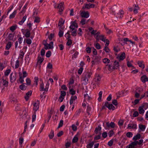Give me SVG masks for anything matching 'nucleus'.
<instances>
[{"mask_svg": "<svg viewBox=\"0 0 148 148\" xmlns=\"http://www.w3.org/2000/svg\"><path fill=\"white\" fill-rule=\"evenodd\" d=\"M92 74V73L91 72L86 71L83 73L81 79L84 84L86 85L88 84Z\"/></svg>", "mask_w": 148, "mask_h": 148, "instance_id": "nucleus-1", "label": "nucleus"}, {"mask_svg": "<svg viewBox=\"0 0 148 148\" xmlns=\"http://www.w3.org/2000/svg\"><path fill=\"white\" fill-rule=\"evenodd\" d=\"M101 77L98 74H96L92 82V86L93 88H95L96 87V85L98 86L100 84V82L101 81Z\"/></svg>", "mask_w": 148, "mask_h": 148, "instance_id": "nucleus-2", "label": "nucleus"}, {"mask_svg": "<svg viewBox=\"0 0 148 148\" xmlns=\"http://www.w3.org/2000/svg\"><path fill=\"white\" fill-rule=\"evenodd\" d=\"M95 5L94 4L90 3H86L84 4V6L82 7V9L83 10L85 9H89L91 8H94L95 7Z\"/></svg>", "mask_w": 148, "mask_h": 148, "instance_id": "nucleus-3", "label": "nucleus"}, {"mask_svg": "<svg viewBox=\"0 0 148 148\" xmlns=\"http://www.w3.org/2000/svg\"><path fill=\"white\" fill-rule=\"evenodd\" d=\"M80 12V15L82 17L87 18L89 17L90 15L88 12L82 11Z\"/></svg>", "mask_w": 148, "mask_h": 148, "instance_id": "nucleus-4", "label": "nucleus"}, {"mask_svg": "<svg viewBox=\"0 0 148 148\" xmlns=\"http://www.w3.org/2000/svg\"><path fill=\"white\" fill-rule=\"evenodd\" d=\"M53 42H51L49 44H44L45 46V49H51L53 48Z\"/></svg>", "mask_w": 148, "mask_h": 148, "instance_id": "nucleus-5", "label": "nucleus"}, {"mask_svg": "<svg viewBox=\"0 0 148 148\" xmlns=\"http://www.w3.org/2000/svg\"><path fill=\"white\" fill-rule=\"evenodd\" d=\"M145 103H143L142 105L139 107L138 110L139 113L140 114H143L145 112V110L144 109V106L145 105Z\"/></svg>", "mask_w": 148, "mask_h": 148, "instance_id": "nucleus-6", "label": "nucleus"}, {"mask_svg": "<svg viewBox=\"0 0 148 148\" xmlns=\"http://www.w3.org/2000/svg\"><path fill=\"white\" fill-rule=\"evenodd\" d=\"M125 58V53L124 52L122 53L121 55H119L116 57V58L118 60L119 62L123 60Z\"/></svg>", "mask_w": 148, "mask_h": 148, "instance_id": "nucleus-7", "label": "nucleus"}, {"mask_svg": "<svg viewBox=\"0 0 148 148\" xmlns=\"http://www.w3.org/2000/svg\"><path fill=\"white\" fill-rule=\"evenodd\" d=\"M64 2H62L58 4L57 6V8L59 9V12H62L63 11L64 8Z\"/></svg>", "mask_w": 148, "mask_h": 148, "instance_id": "nucleus-8", "label": "nucleus"}, {"mask_svg": "<svg viewBox=\"0 0 148 148\" xmlns=\"http://www.w3.org/2000/svg\"><path fill=\"white\" fill-rule=\"evenodd\" d=\"M137 128L136 124L135 123L129 124L128 125L127 128L128 129H136Z\"/></svg>", "mask_w": 148, "mask_h": 148, "instance_id": "nucleus-9", "label": "nucleus"}, {"mask_svg": "<svg viewBox=\"0 0 148 148\" xmlns=\"http://www.w3.org/2000/svg\"><path fill=\"white\" fill-rule=\"evenodd\" d=\"M40 103L39 101L37 100L34 104V110L35 111H37L39 108Z\"/></svg>", "mask_w": 148, "mask_h": 148, "instance_id": "nucleus-10", "label": "nucleus"}, {"mask_svg": "<svg viewBox=\"0 0 148 148\" xmlns=\"http://www.w3.org/2000/svg\"><path fill=\"white\" fill-rule=\"evenodd\" d=\"M10 79L11 82L15 81L16 79V74H13V73H11L10 75Z\"/></svg>", "mask_w": 148, "mask_h": 148, "instance_id": "nucleus-11", "label": "nucleus"}, {"mask_svg": "<svg viewBox=\"0 0 148 148\" xmlns=\"http://www.w3.org/2000/svg\"><path fill=\"white\" fill-rule=\"evenodd\" d=\"M108 66L107 69L110 71H112L115 69H116V68H115V66H114L112 65L111 64H110L107 65Z\"/></svg>", "mask_w": 148, "mask_h": 148, "instance_id": "nucleus-12", "label": "nucleus"}, {"mask_svg": "<svg viewBox=\"0 0 148 148\" xmlns=\"http://www.w3.org/2000/svg\"><path fill=\"white\" fill-rule=\"evenodd\" d=\"M32 93V91L30 90L26 93L25 96V98L26 101H27L28 100L29 97L31 95Z\"/></svg>", "mask_w": 148, "mask_h": 148, "instance_id": "nucleus-13", "label": "nucleus"}, {"mask_svg": "<svg viewBox=\"0 0 148 148\" xmlns=\"http://www.w3.org/2000/svg\"><path fill=\"white\" fill-rule=\"evenodd\" d=\"M64 21H65L63 20L62 18H61L60 19L58 25V26L60 27V28H62V26L64 23Z\"/></svg>", "mask_w": 148, "mask_h": 148, "instance_id": "nucleus-14", "label": "nucleus"}, {"mask_svg": "<svg viewBox=\"0 0 148 148\" xmlns=\"http://www.w3.org/2000/svg\"><path fill=\"white\" fill-rule=\"evenodd\" d=\"M104 36L103 35H101L97 37V38H96V42H98L99 40H100L105 42L106 41V39L105 38H104Z\"/></svg>", "mask_w": 148, "mask_h": 148, "instance_id": "nucleus-15", "label": "nucleus"}, {"mask_svg": "<svg viewBox=\"0 0 148 148\" xmlns=\"http://www.w3.org/2000/svg\"><path fill=\"white\" fill-rule=\"evenodd\" d=\"M106 125L108 128L111 127V128H113L115 127V124L112 122H111L110 123L108 122H107L106 123Z\"/></svg>", "mask_w": 148, "mask_h": 148, "instance_id": "nucleus-16", "label": "nucleus"}, {"mask_svg": "<svg viewBox=\"0 0 148 148\" xmlns=\"http://www.w3.org/2000/svg\"><path fill=\"white\" fill-rule=\"evenodd\" d=\"M143 61H138L137 62V64L138 66L140 68H142L143 69L144 68L145 66L144 64H143Z\"/></svg>", "mask_w": 148, "mask_h": 148, "instance_id": "nucleus-17", "label": "nucleus"}, {"mask_svg": "<svg viewBox=\"0 0 148 148\" xmlns=\"http://www.w3.org/2000/svg\"><path fill=\"white\" fill-rule=\"evenodd\" d=\"M142 82L144 83L148 81V78L146 75H143L141 78Z\"/></svg>", "mask_w": 148, "mask_h": 148, "instance_id": "nucleus-18", "label": "nucleus"}, {"mask_svg": "<svg viewBox=\"0 0 148 148\" xmlns=\"http://www.w3.org/2000/svg\"><path fill=\"white\" fill-rule=\"evenodd\" d=\"M77 97L76 96H72L71 97V99L70 101V103L71 105L72 104L76 99Z\"/></svg>", "mask_w": 148, "mask_h": 148, "instance_id": "nucleus-19", "label": "nucleus"}, {"mask_svg": "<svg viewBox=\"0 0 148 148\" xmlns=\"http://www.w3.org/2000/svg\"><path fill=\"white\" fill-rule=\"evenodd\" d=\"M137 144H138L137 141L133 142L129 145V148H134V146Z\"/></svg>", "mask_w": 148, "mask_h": 148, "instance_id": "nucleus-20", "label": "nucleus"}, {"mask_svg": "<svg viewBox=\"0 0 148 148\" xmlns=\"http://www.w3.org/2000/svg\"><path fill=\"white\" fill-rule=\"evenodd\" d=\"M101 130V127L99 125L97 127H96L95 130V134H99V132Z\"/></svg>", "mask_w": 148, "mask_h": 148, "instance_id": "nucleus-21", "label": "nucleus"}, {"mask_svg": "<svg viewBox=\"0 0 148 148\" xmlns=\"http://www.w3.org/2000/svg\"><path fill=\"white\" fill-rule=\"evenodd\" d=\"M88 20L87 21L86 20L85 18H82V19L80 23L82 25H83L88 23Z\"/></svg>", "mask_w": 148, "mask_h": 148, "instance_id": "nucleus-22", "label": "nucleus"}, {"mask_svg": "<svg viewBox=\"0 0 148 148\" xmlns=\"http://www.w3.org/2000/svg\"><path fill=\"white\" fill-rule=\"evenodd\" d=\"M84 101L86 102V101L90 100L91 98L87 94H86L84 95Z\"/></svg>", "mask_w": 148, "mask_h": 148, "instance_id": "nucleus-23", "label": "nucleus"}, {"mask_svg": "<svg viewBox=\"0 0 148 148\" xmlns=\"http://www.w3.org/2000/svg\"><path fill=\"white\" fill-rule=\"evenodd\" d=\"M27 18V16H24L21 21H19L18 23L19 25H21L23 24V23L25 21V20Z\"/></svg>", "mask_w": 148, "mask_h": 148, "instance_id": "nucleus-24", "label": "nucleus"}, {"mask_svg": "<svg viewBox=\"0 0 148 148\" xmlns=\"http://www.w3.org/2000/svg\"><path fill=\"white\" fill-rule=\"evenodd\" d=\"M64 28H59V32L58 33V35L60 37H61L63 36V32L62 30Z\"/></svg>", "mask_w": 148, "mask_h": 148, "instance_id": "nucleus-25", "label": "nucleus"}, {"mask_svg": "<svg viewBox=\"0 0 148 148\" xmlns=\"http://www.w3.org/2000/svg\"><path fill=\"white\" fill-rule=\"evenodd\" d=\"M141 137L140 135V134H137L136 136H135L133 138V140H135L139 139Z\"/></svg>", "mask_w": 148, "mask_h": 148, "instance_id": "nucleus-26", "label": "nucleus"}, {"mask_svg": "<svg viewBox=\"0 0 148 148\" xmlns=\"http://www.w3.org/2000/svg\"><path fill=\"white\" fill-rule=\"evenodd\" d=\"M113 66H115V68H119L120 66L119 63L118 61L116 60H115L114 62V63Z\"/></svg>", "mask_w": 148, "mask_h": 148, "instance_id": "nucleus-27", "label": "nucleus"}, {"mask_svg": "<svg viewBox=\"0 0 148 148\" xmlns=\"http://www.w3.org/2000/svg\"><path fill=\"white\" fill-rule=\"evenodd\" d=\"M34 23H39L40 22V18L39 17L34 16Z\"/></svg>", "mask_w": 148, "mask_h": 148, "instance_id": "nucleus-28", "label": "nucleus"}, {"mask_svg": "<svg viewBox=\"0 0 148 148\" xmlns=\"http://www.w3.org/2000/svg\"><path fill=\"white\" fill-rule=\"evenodd\" d=\"M27 86H25V84H23L19 86V88L22 90H25L26 89Z\"/></svg>", "mask_w": 148, "mask_h": 148, "instance_id": "nucleus-29", "label": "nucleus"}, {"mask_svg": "<svg viewBox=\"0 0 148 148\" xmlns=\"http://www.w3.org/2000/svg\"><path fill=\"white\" fill-rule=\"evenodd\" d=\"M26 32L25 34V36L26 38H28L30 37V30L28 29H26Z\"/></svg>", "mask_w": 148, "mask_h": 148, "instance_id": "nucleus-30", "label": "nucleus"}, {"mask_svg": "<svg viewBox=\"0 0 148 148\" xmlns=\"http://www.w3.org/2000/svg\"><path fill=\"white\" fill-rule=\"evenodd\" d=\"M71 25L73 26V27H76V28H77L78 27V25L77 23H76L75 21H72L71 22Z\"/></svg>", "mask_w": 148, "mask_h": 148, "instance_id": "nucleus-31", "label": "nucleus"}, {"mask_svg": "<svg viewBox=\"0 0 148 148\" xmlns=\"http://www.w3.org/2000/svg\"><path fill=\"white\" fill-rule=\"evenodd\" d=\"M71 88V87H70L69 86V88L70 89V90H69V93H70L72 95H75V91L73 89H70Z\"/></svg>", "mask_w": 148, "mask_h": 148, "instance_id": "nucleus-32", "label": "nucleus"}, {"mask_svg": "<svg viewBox=\"0 0 148 148\" xmlns=\"http://www.w3.org/2000/svg\"><path fill=\"white\" fill-rule=\"evenodd\" d=\"M139 128L141 130L143 131H144L145 128V125H143L142 124H140L139 125Z\"/></svg>", "mask_w": 148, "mask_h": 148, "instance_id": "nucleus-33", "label": "nucleus"}, {"mask_svg": "<svg viewBox=\"0 0 148 148\" xmlns=\"http://www.w3.org/2000/svg\"><path fill=\"white\" fill-rule=\"evenodd\" d=\"M3 81L2 84L3 86H7L8 84V82L3 79H2Z\"/></svg>", "mask_w": 148, "mask_h": 148, "instance_id": "nucleus-34", "label": "nucleus"}, {"mask_svg": "<svg viewBox=\"0 0 148 148\" xmlns=\"http://www.w3.org/2000/svg\"><path fill=\"white\" fill-rule=\"evenodd\" d=\"M135 91L140 94L143 92V90L142 88H137Z\"/></svg>", "mask_w": 148, "mask_h": 148, "instance_id": "nucleus-35", "label": "nucleus"}, {"mask_svg": "<svg viewBox=\"0 0 148 148\" xmlns=\"http://www.w3.org/2000/svg\"><path fill=\"white\" fill-rule=\"evenodd\" d=\"M16 11L15 10L14 12L10 15V18H14L16 13Z\"/></svg>", "mask_w": 148, "mask_h": 148, "instance_id": "nucleus-36", "label": "nucleus"}, {"mask_svg": "<svg viewBox=\"0 0 148 148\" xmlns=\"http://www.w3.org/2000/svg\"><path fill=\"white\" fill-rule=\"evenodd\" d=\"M94 142H92L89 143L86 146L87 148H92V147L93 145L94 144Z\"/></svg>", "mask_w": 148, "mask_h": 148, "instance_id": "nucleus-37", "label": "nucleus"}, {"mask_svg": "<svg viewBox=\"0 0 148 148\" xmlns=\"http://www.w3.org/2000/svg\"><path fill=\"white\" fill-rule=\"evenodd\" d=\"M78 140V137L76 135L75 136L73 139L72 142L73 143H76L77 142Z\"/></svg>", "mask_w": 148, "mask_h": 148, "instance_id": "nucleus-38", "label": "nucleus"}, {"mask_svg": "<svg viewBox=\"0 0 148 148\" xmlns=\"http://www.w3.org/2000/svg\"><path fill=\"white\" fill-rule=\"evenodd\" d=\"M12 44L11 42H8L6 46V49L7 50L9 49L11 47Z\"/></svg>", "mask_w": 148, "mask_h": 148, "instance_id": "nucleus-39", "label": "nucleus"}, {"mask_svg": "<svg viewBox=\"0 0 148 148\" xmlns=\"http://www.w3.org/2000/svg\"><path fill=\"white\" fill-rule=\"evenodd\" d=\"M54 136V131L51 130L50 134L49 135V137L50 139H52Z\"/></svg>", "mask_w": 148, "mask_h": 148, "instance_id": "nucleus-40", "label": "nucleus"}, {"mask_svg": "<svg viewBox=\"0 0 148 148\" xmlns=\"http://www.w3.org/2000/svg\"><path fill=\"white\" fill-rule=\"evenodd\" d=\"M45 88L44 87V84L43 82L40 85V90L41 91H45Z\"/></svg>", "mask_w": 148, "mask_h": 148, "instance_id": "nucleus-41", "label": "nucleus"}, {"mask_svg": "<svg viewBox=\"0 0 148 148\" xmlns=\"http://www.w3.org/2000/svg\"><path fill=\"white\" fill-rule=\"evenodd\" d=\"M44 59L41 57H38V58L37 63L41 64L43 61Z\"/></svg>", "mask_w": 148, "mask_h": 148, "instance_id": "nucleus-42", "label": "nucleus"}, {"mask_svg": "<svg viewBox=\"0 0 148 148\" xmlns=\"http://www.w3.org/2000/svg\"><path fill=\"white\" fill-rule=\"evenodd\" d=\"M101 133L100 132H99L98 135L95 137L94 139L95 140H97L100 139L101 138Z\"/></svg>", "mask_w": 148, "mask_h": 148, "instance_id": "nucleus-43", "label": "nucleus"}, {"mask_svg": "<svg viewBox=\"0 0 148 148\" xmlns=\"http://www.w3.org/2000/svg\"><path fill=\"white\" fill-rule=\"evenodd\" d=\"M102 95V92L101 91H100L99 93V97L98 99V100L99 101H101Z\"/></svg>", "mask_w": 148, "mask_h": 148, "instance_id": "nucleus-44", "label": "nucleus"}, {"mask_svg": "<svg viewBox=\"0 0 148 148\" xmlns=\"http://www.w3.org/2000/svg\"><path fill=\"white\" fill-rule=\"evenodd\" d=\"M101 57L100 56H95V57L94 60L97 62H98L100 61Z\"/></svg>", "mask_w": 148, "mask_h": 148, "instance_id": "nucleus-45", "label": "nucleus"}, {"mask_svg": "<svg viewBox=\"0 0 148 148\" xmlns=\"http://www.w3.org/2000/svg\"><path fill=\"white\" fill-rule=\"evenodd\" d=\"M108 108L110 110L112 109V110H113L114 109H115V107L112 104H110Z\"/></svg>", "mask_w": 148, "mask_h": 148, "instance_id": "nucleus-46", "label": "nucleus"}, {"mask_svg": "<svg viewBox=\"0 0 148 148\" xmlns=\"http://www.w3.org/2000/svg\"><path fill=\"white\" fill-rule=\"evenodd\" d=\"M132 133L131 132H128L126 134L127 136L129 138L132 137Z\"/></svg>", "mask_w": 148, "mask_h": 148, "instance_id": "nucleus-47", "label": "nucleus"}, {"mask_svg": "<svg viewBox=\"0 0 148 148\" xmlns=\"http://www.w3.org/2000/svg\"><path fill=\"white\" fill-rule=\"evenodd\" d=\"M14 35L11 34H10L8 35V39L10 40H12L13 39Z\"/></svg>", "mask_w": 148, "mask_h": 148, "instance_id": "nucleus-48", "label": "nucleus"}, {"mask_svg": "<svg viewBox=\"0 0 148 148\" xmlns=\"http://www.w3.org/2000/svg\"><path fill=\"white\" fill-rule=\"evenodd\" d=\"M110 60L107 58H105L103 59V62L105 64L110 62Z\"/></svg>", "mask_w": 148, "mask_h": 148, "instance_id": "nucleus-49", "label": "nucleus"}, {"mask_svg": "<svg viewBox=\"0 0 148 148\" xmlns=\"http://www.w3.org/2000/svg\"><path fill=\"white\" fill-rule=\"evenodd\" d=\"M20 54L19 55V58H21V59H23V57L24 56V53L23 51H20Z\"/></svg>", "mask_w": 148, "mask_h": 148, "instance_id": "nucleus-50", "label": "nucleus"}, {"mask_svg": "<svg viewBox=\"0 0 148 148\" xmlns=\"http://www.w3.org/2000/svg\"><path fill=\"white\" fill-rule=\"evenodd\" d=\"M114 51L116 52H118L120 51V49L117 46L114 47Z\"/></svg>", "mask_w": 148, "mask_h": 148, "instance_id": "nucleus-51", "label": "nucleus"}, {"mask_svg": "<svg viewBox=\"0 0 148 148\" xmlns=\"http://www.w3.org/2000/svg\"><path fill=\"white\" fill-rule=\"evenodd\" d=\"M36 112H34V114L32 116V121L33 122L36 120Z\"/></svg>", "mask_w": 148, "mask_h": 148, "instance_id": "nucleus-52", "label": "nucleus"}, {"mask_svg": "<svg viewBox=\"0 0 148 148\" xmlns=\"http://www.w3.org/2000/svg\"><path fill=\"white\" fill-rule=\"evenodd\" d=\"M69 33L70 32L69 31H68L65 34V36L66 37V38L67 39H69L71 37Z\"/></svg>", "mask_w": 148, "mask_h": 148, "instance_id": "nucleus-53", "label": "nucleus"}, {"mask_svg": "<svg viewBox=\"0 0 148 148\" xmlns=\"http://www.w3.org/2000/svg\"><path fill=\"white\" fill-rule=\"evenodd\" d=\"M114 134V133L112 130H111L108 133V136L110 137L112 136Z\"/></svg>", "mask_w": 148, "mask_h": 148, "instance_id": "nucleus-54", "label": "nucleus"}, {"mask_svg": "<svg viewBox=\"0 0 148 148\" xmlns=\"http://www.w3.org/2000/svg\"><path fill=\"white\" fill-rule=\"evenodd\" d=\"M107 31V33L108 34H110L112 32V31L110 29H108L107 28L105 27Z\"/></svg>", "mask_w": 148, "mask_h": 148, "instance_id": "nucleus-55", "label": "nucleus"}, {"mask_svg": "<svg viewBox=\"0 0 148 148\" xmlns=\"http://www.w3.org/2000/svg\"><path fill=\"white\" fill-rule=\"evenodd\" d=\"M23 112L24 113V114L23 115V116H22V119H25L26 118L27 114V113L25 111V112L24 111Z\"/></svg>", "mask_w": 148, "mask_h": 148, "instance_id": "nucleus-56", "label": "nucleus"}, {"mask_svg": "<svg viewBox=\"0 0 148 148\" xmlns=\"http://www.w3.org/2000/svg\"><path fill=\"white\" fill-rule=\"evenodd\" d=\"M49 83L48 82H47L46 85L45 87V91H47L49 87Z\"/></svg>", "mask_w": 148, "mask_h": 148, "instance_id": "nucleus-57", "label": "nucleus"}, {"mask_svg": "<svg viewBox=\"0 0 148 148\" xmlns=\"http://www.w3.org/2000/svg\"><path fill=\"white\" fill-rule=\"evenodd\" d=\"M47 68L49 69H51L52 68V64L50 63H49L47 64Z\"/></svg>", "mask_w": 148, "mask_h": 148, "instance_id": "nucleus-58", "label": "nucleus"}, {"mask_svg": "<svg viewBox=\"0 0 148 148\" xmlns=\"http://www.w3.org/2000/svg\"><path fill=\"white\" fill-rule=\"evenodd\" d=\"M67 42L66 43V45L68 46L71 45L72 43V40L70 39H68Z\"/></svg>", "mask_w": 148, "mask_h": 148, "instance_id": "nucleus-59", "label": "nucleus"}, {"mask_svg": "<svg viewBox=\"0 0 148 148\" xmlns=\"http://www.w3.org/2000/svg\"><path fill=\"white\" fill-rule=\"evenodd\" d=\"M26 81L27 84L28 85H30L31 84V80L29 78H27L26 79Z\"/></svg>", "mask_w": 148, "mask_h": 148, "instance_id": "nucleus-60", "label": "nucleus"}, {"mask_svg": "<svg viewBox=\"0 0 148 148\" xmlns=\"http://www.w3.org/2000/svg\"><path fill=\"white\" fill-rule=\"evenodd\" d=\"M51 55V51H49L46 53V56L47 58H49Z\"/></svg>", "mask_w": 148, "mask_h": 148, "instance_id": "nucleus-61", "label": "nucleus"}, {"mask_svg": "<svg viewBox=\"0 0 148 148\" xmlns=\"http://www.w3.org/2000/svg\"><path fill=\"white\" fill-rule=\"evenodd\" d=\"M66 95V92L64 91H62L60 92V96L64 97Z\"/></svg>", "mask_w": 148, "mask_h": 148, "instance_id": "nucleus-62", "label": "nucleus"}, {"mask_svg": "<svg viewBox=\"0 0 148 148\" xmlns=\"http://www.w3.org/2000/svg\"><path fill=\"white\" fill-rule=\"evenodd\" d=\"M123 11L122 10L120 11L119 13L118 14L119 15H120V16H119V17L121 18L123 16Z\"/></svg>", "mask_w": 148, "mask_h": 148, "instance_id": "nucleus-63", "label": "nucleus"}, {"mask_svg": "<svg viewBox=\"0 0 148 148\" xmlns=\"http://www.w3.org/2000/svg\"><path fill=\"white\" fill-rule=\"evenodd\" d=\"M103 50L106 53H109V52L110 51V49L107 46H106V47H105V48Z\"/></svg>", "mask_w": 148, "mask_h": 148, "instance_id": "nucleus-64", "label": "nucleus"}]
</instances>
